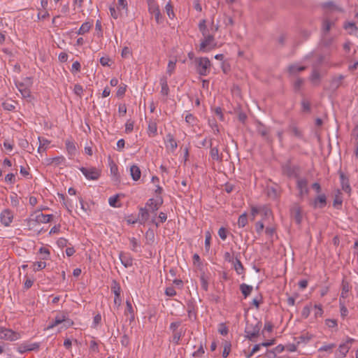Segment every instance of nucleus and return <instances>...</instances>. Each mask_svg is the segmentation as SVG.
I'll return each mask as SVG.
<instances>
[{"label":"nucleus","instance_id":"473e14b6","mask_svg":"<svg viewBox=\"0 0 358 358\" xmlns=\"http://www.w3.org/2000/svg\"><path fill=\"white\" fill-rule=\"evenodd\" d=\"M65 145L68 153L71 155H75L76 152V147L75 143L69 140L66 141Z\"/></svg>","mask_w":358,"mask_h":358},{"label":"nucleus","instance_id":"c756f323","mask_svg":"<svg viewBox=\"0 0 358 358\" xmlns=\"http://www.w3.org/2000/svg\"><path fill=\"white\" fill-rule=\"evenodd\" d=\"M157 205L158 204H156L155 199L152 198L149 199L145 203V207L148 208V210L152 213H155L159 208V207Z\"/></svg>","mask_w":358,"mask_h":358},{"label":"nucleus","instance_id":"6ab92c4d","mask_svg":"<svg viewBox=\"0 0 358 358\" xmlns=\"http://www.w3.org/2000/svg\"><path fill=\"white\" fill-rule=\"evenodd\" d=\"M64 320H65V315L64 313L57 315L55 317L54 320L49 322V324L47 327V329H53L55 327L57 326L58 324H62Z\"/></svg>","mask_w":358,"mask_h":358},{"label":"nucleus","instance_id":"423d86ee","mask_svg":"<svg viewBox=\"0 0 358 358\" xmlns=\"http://www.w3.org/2000/svg\"><path fill=\"white\" fill-rule=\"evenodd\" d=\"M296 188L299 190V196L303 198L309 193L308 180L306 178H299L296 180Z\"/></svg>","mask_w":358,"mask_h":358},{"label":"nucleus","instance_id":"dca6fc26","mask_svg":"<svg viewBox=\"0 0 358 358\" xmlns=\"http://www.w3.org/2000/svg\"><path fill=\"white\" fill-rule=\"evenodd\" d=\"M121 263L127 268L132 266L133 259L129 253L120 252L119 255Z\"/></svg>","mask_w":358,"mask_h":358},{"label":"nucleus","instance_id":"1a4fd4ad","mask_svg":"<svg viewBox=\"0 0 358 358\" xmlns=\"http://www.w3.org/2000/svg\"><path fill=\"white\" fill-rule=\"evenodd\" d=\"M52 217V215H45L42 213H38L36 215L34 219L28 220L29 225L34 224V223H48L50 222Z\"/></svg>","mask_w":358,"mask_h":358},{"label":"nucleus","instance_id":"ddd939ff","mask_svg":"<svg viewBox=\"0 0 358 358\" xmlns=\"http://www.w3.org/2000/svg\"><path fill=\"white\" fill-rule=\"evenodd\" d=\"M327 205V196L324 194L318 195L313 201L314 208H323Z\"/></svg>","mask_w":358,"mask_h":358},{"label":"nucleus","instance_id":"bf43d9fd","mask_svg":"<svg viewBox=\"0 0 358 358\" xmlns=\"http://www.w3.org/2000/svg\"><path fill=\"white\" fill-rule=\"evenodd\" d=\"M203 345L201 343L199 349L193 353L194 357H201L204 354Z\"/></svg>","mask_w":358,"mask_h":358},{"label":"nucleus","instance_id":"412c9836","mask_svg":"<svg viewBox=\"0 0 358 358\" xmlns=\"http://www.w3.org/2000/svg\"><path fill=\"white\" fill-rule=\"evenodd\" d=\"M130 174L131 176V178L134 181H137L140 179L141 176V171L140 168L137 165H132L130 167Z\"/></svg>","mask_w":358,"mask_h":358},{"label":"nucleus","instance_id":"49530a36","mask_svg":"<svg viewBox=\"0 0 358 358\" xmlns=\"http://www.w3.org/2000/svg\"><path fill=\"white\" fill-rule=\"evenodd\" d=\"M165 10L170 18H173L175 16L171 1L168 2L165 6Z\"/></svg>","mask_w":358,"mask_h":358},{"label":"nucleus","instance_id":"20e7f679","mask_svg":"<svg viewBox=\"0 0 358 358\" xmlns=\"http://www.w3.org/2000/svg\"><path fill=\"white\" fill-rule=\"evenodd\" d=\"M79 170L87 180H96L101 176V170L96 167H80Z\"/></svg>","mask_w":358,"mask_h":358},{"label":"nucleus","instance_id":"9d476101","mask_svg":"<svg viewBox=\"0 0 358 358\" xmlns=\"http://www.w3.org/2000/svg\"><path fill=\"white\" fill-rule=\"evenodd\" d=\"M13 218V214L11 212V210L8 209H6L3 210L0 215V219L2 224H3L6 227H8L10 225V224L12 222Z\"/></svg>","mask_w":358,"mask_h":358},{"label":"nucleus","instance_id":"c03bdc74","mask_svg":"<svg viewBox=\"0 0 358 358\" xmlns=\"http://www.w3.org/2000/svg\"><path fill=\"white\" fill-rule=\"evenodd\" d=\"M320 80V72L317 70L314 69L310 76V80L313 83H318Z\"/></svg>","mask_w":358,"mask_h":358},{"label":"nucleus","instance_id":"2eb2a0df","mask_svg":"<svg viewBox=\"0 0 358 358\" xmlns=\"http://www.w3.org/2000/svg\"><path fill=\"white\" fill-rule=\"evenodd\" d=\"M149 210L146 207L139 208L138 220L141 224L147 222L149 219Z\"/></svg>","mask_w":358,"mask_h":358},{"label":"nucleus","instance_id":"4d7b16f0","mask_svg":"<svg viewBox=\"0 0 358 358\" xmlns=\"http://www.w3.org/2000/svg\"><path fill=\"white\" fill-rule=\"evenodd\" d=\"M218 235L220 238L224 241L227 237V231L224 227H220L218 230Z\"/></svg>","mask_w":358,"mask_h":358},{"label":"nucleus","instance_id":"8fccbe9b","mask_svg":"<svg viewBox=\"0 0 358 358\" xmlns=\"http://www.w3.org/2000/svg\"><path fill=\"white\" fill-rule=\"evenodd\" d=\"M218 332L223 336H226L228 334L229 329L224 323H220L219 324Z\"/></svg>","mask_w":358,"mask_h":358},{"label":"nucleus","instance_id":"603ef678","mask_svg":"<svg viewBox=\"0 0 358 358\" xmlns=\"http://www.w3.org/2000/svg\"><path fill=\"white\" fill-rule=\"evenodd\" d=\"M46 266V263L45 262H36L34 264V271H41L45 268Z\"/></svg>","mask_w":358,"mask_h":358},{"label":"nucleus","instance_id":"6e6552de","mask_svg":"<svg viewBox=\"0 0 358 358\" xmlns=\"http://www.w3.org/2000/svg\"><path fill=\"white\" fill-rule=\"evenodd\" d=\"M338 175L340 177V182L342 189L348 194H350L352 188L350 185L349 178L345 175L341 170L338 171Z\"/></svg>","mask_w":358,"mask_h":358},{"label":"nucleus","instance_id":"de8ad7c7","mask_svg":"<svg viewBox=\"0 0 358 358\" xmlns=\"http://www.w3.org/2000/svg\"><path fill=\"white\" fill-rule=\"evenodd\" d=\"M110 15L114 19H117L120 16V8H115L114 6H110L109 8Z\"/></svg>","mask_w":358,"mask_h":358},{"label":"nucleus","instance_id":"a18cd8bd","mask_svg":"<svg viewBox=\"0 0 358 358\" xmlns=\"http://www.w3.org/2000/svg\"><path fill=\"white\" fill-rule=\"evenodd\" d=\"M336 347V345L334 343H330L327 345H324L321 346L319 349V352H331L332 350Z\"/></svg>","mask_w":358,"mask_h":358},{"label":"nucleus","instance_id":"2f4dec72","mask_svg":"<svg viewBox=\"0 0 358 358\" xmlns=\"http://www.w3.org/2000/svg\"><path fill=\"white\" fill-rule=\"evenodd\" d=\"M92 26V24L89 22H85L83 23L82 25L80 26V29L77 31V34L78 35H83L85 33H87L90 30Z\"/></svg>","mask_w":358,"mask_h":358},{"label":"nucleus","instance_id":"b1692460","mask_svg":"<svg viewBox=\"0 0 358 358\" xmlns=\"http://www.w3.org/2000/svg\"><path fill=\"white\" fill-rule=\"evenodd\" d=\"M341 288L342 291L341 293L340 299H341V298L345 299L348 297V294L350 291V287L349 282L346 281L345 279L342 280Z\"/></svg>","mask_w":358,"mask_h":358},{"label":"nucleus","instance_id":"f8f14e48","mask_svg":"<svg viewBox=\"0 0 358 358\" xmlns=\"http://www.w3.org/2000/svg\"><path fill=\"white\" fill-rule=\"evenodd\" d=\"M291 217L297 224H300L302 220L301 209L298 205H294L291 208Z\"/></svg>","mask_w":358,"mask_h":358},{"label":"nucleus","instance_id":"a211bd4d","mask_svg":"<svg viewBox=\"0 0 358 358\" xmlns=\"http://www.w3.org/2000/svg\"><path fill=\"white\" fill-rule=\"evenodd\" d=\"M257 132L268 141H271L269 136V129L263 124L259 123L257 128Z\"/></svg>","mask_w":358,"mask_h":358},{"label":"nucleus","instance_id":"4c0bfd02","mask_svg":"<svg viewBox=\"0 0 358 358\" xmlns=\"http://www.w3.org/2000/svg\"><path fill=\"white\" fill-rule=\"evenodd\" d=\"M234 269L238 275L243 274L244 273V267L241 262L238 259H236L234 262Z\"/></svg>","mask_w":358,"mask_h":358},{"label":"nucleus","instance_id":"f704fd0d","mask_svg":"<svg viewBox=\"0 0 358 358\" xmlns=\"http://www.w3.org/2000/svg\"><path fill=\"white\" fill-rule=\"evenodd\" d=\"M260 215L262 216L263 220H266L272 215L271 209L266 206H261Z\"/></svg>","mask_w":358,"mask_h":358},{"label":"nucleus","instance_id":"052dcab7","mask_svg":"<svg viewBox=\"0 0 358 358\" xmlns=\"http://www.w3.org/2000/svg\"><path fill=\"white\" fill-rule=\"evenodd\" d=\"M310 314V306H306L303 307L302 311H301V316L303 318H308V316Z\"/></svg>","mask_w":358,"mask_h":358},{"label":"nucleus","instance_id":"13d9d810","mask_svg":"<svg viewBox=\"0 0 358 358\" xmlns=\"http://www.w3.org/2000/svg\"><path fill=\"white\" fill-rule=\"evenodd\" d=\"M315 308L316 309L315 312V317H322V315H323V309H322V305L319 304H316L315 305Z\"/></svg>","mask_w":358,"mask_h":358},{"label":"nucleus","instance_id":"4468645a","mask_svg":"<svg viewBox=\"0 0 358 358\" xmlns=\"http://www.w3.org/2000/svg\"><path fill=\"white\" fill-rule=\"evenodd\" d=\"M287 131L299 139L303 140L304 138L302 131L294 123L288 126Z\"/></svg>","mask_w":358,"mask_h":358},{"label":"nucleus","instance_id":"e433bc0d","mask_svg":"<svg viewBox=\"0 0 358 358\" xmlns=\"http://www.w3.org/2000/svg\"><path fill=\"white\" fill-rule=\"evenodd\" d=\"M199 29L200 32L201 33L202 36H206L207 34H209V30L207 28L206 26V20H201L199 23Z\"/></svg>","mask_w":358,"mask_h":358},{"label":"nucleus","instance_id":"4be33fe9","mask_svg":"<svg viewBox=\"0 0 358 358\" xmlns=\"http://www.w3.org/2000/svg\"><path fill=\"white\" fill-rule=\"evenodd\" d=\"M16 87L18 89L19 92L21 93L22 96L24 98H28L31 96L30 90L25 86V85L22 83H16Z\"/></svg>","mask_w":358,"mask_h":358},{"label":"nucleus","instance_id":"5701e85b","mask_svg":"<svg viewBox=\"0 0 358 358\" xmlns=\"http://www.w3.org/2000/svg\"><path fill=\"white\" fill-rule=\"evenodd\" d=\"M185 334V330L180 329L179 331L173 332L171 341L175 345H179L181 338L184 336Z\"/></svg>","mask_w":358,"mask_h":358},{"label":"nucleus","instance_id":"393cba45","mask_svg":"<svg viewBox=\"0 0 358 358\" xmlns=\"http://www.w3.org/2000/svg\"><path fill=\"white\" fill-rule=\"evenodd\" d=\"M306 69L304 66H299L297 64L289 65L288 71L292 75H296L298 73L304 71Z\"/></svg>","mask_w":358,"mask_h":358},{"label":"nucleus","instance_id":"37998d69","mask_svg":"<svg viewBox=\"0 0 358 358\" xmlns=\"http://www.w3.org/2000/svg\"><path fill=\"white\" fill-rule=\"evenodd\" d=\"M231 343L229 341H225L224 345V350L222 352V357L224 358H227L229 356L231 351Z\"/></svg>","mask_w":358,"mask_h":358},{"label":"nucleus","instance_id":"39448f33","mask_svg":"<svg viewBox=\"0 0 358 358\" xmlns=\"http://www.w3.org/2000/svg\"><path fill=\"white\" fill-rule=\"evenodd\" d=\"M299 166H292L289 163H287L282 166L283 173L289 178H299Z\"/></svg>","mask_w":358,"mask_h":358},{"label":"nucleus","instance_id":"c9c22d12","mask_svg":"<svg viewBox=\"0 0 358 358\" xmlns=\"http://www.w3.org/2000/svg\"><path fill=\"white\" fill-rule=\"evenodd\" d=\"M341 194V192L338 189L337 191V194L335 195V197H334V199L333 201V206L336 208H339L341 206L342 203H343V199H342Z\"/></svg>","mask_w":358,"mask_h":358},{"label":"nucleus","instance_id":"9b49d317","mask_svg":"<svg viewBox=\"0 0 358 358\" xmlns=\"http://www.w3.org/2000/svg\"><path fill=\"white\" fill-rule=\"evenodd\" d=\"M4 334L2 336L1 339L9 341H15L20 338V334L17 332L14 331L10 329L6 328L5 330H3Z\"/></svg>","mask_w":358,"mask_h":358},{"label":"nucleus","instance_id":"69168bd1","mask_svg":"<svg viewBox=\"0 0 358 358\" xmlns=\"http://www.w3.org/2000/svg\"><path fill=\"white\" fill-rule=\"evenodd\" d=\"M185 121L189 124H192V125H194V123H195V121H196V118L195 117L191 114V113H188L187 114V115L185 116Z\"/></svg>","mask_w":358,"mask_h":358},{"label":"nucleus","instance_id":"7c9ffc66","mask_svg":"<svg viewBox=\"0 0 358 358\" xmlns=\"http://www.w3.org/2000/svg\"><path fill=\"white\" fill-rule=\"evenodd\" d=\"M148 11L151 14H154L157 11H160L159 5L155 0H148Z\"/></svg>","mask_w":358,"mask_h":358},{"label":"nucleus","instance_id":"a19ab883","mask_svg":"<svg viewBox=\"0 0 358 358\" xmlns=\"http://www.w3.org/2000/svg\"><path fill=\"white\" fill-rule=\"evenodd\" d=\"M248 223V217L245 213L241 215L238 220V225L239 227H244Z\"/></svg>","mask_w":358,"mask_h":358},{"label":"nucleus","instance_id":"72a5a7b5","mask_svg":"<svg viewBox=\"0 0 358 358\" xmlns=\"http://www.w3.org/2000/svg\"><path fill=\"white\" fill-rule=\"evenodd\" d=\"M322 7L324 9H329L330 10H338L342 11L341 8H338L334 1H327L322 4Z\"/></svg>","mask_w":358,"mask_h":358},{"label":"nucleus","instance_id":"680f3d73","mask_svg":"<svg viewBox=\"0 0 358 358\" xmlns=\"http://www.w3.org/2000/svg\"><path fill=\"white\" fill-rule=\"evenodd\" d=\"M5 181L9 184H14L15 182V176L13 173H8L5 177Z\"/></svg>","mask_w":358,"mask_h":358},{"label":"nucleus","instance_id":"0e129e2a","mask_svg":"<svg viewBox=\"0 0 358 358\" xmlns=\"http://www.w3.org/2000/svg\"><path fill=\"white\" fill-rule=\"evenodd\" d=\"M180 325H181L180 321L173 322L170 324L169 329H170V330L172 331V332L177 331H178V329Z\"/></svg>","mask_w":358,"mask_h":358},{"label":"nucleus","instance_id":"79ce46f5","mask_svg":"<svg viewBox=\"0 0 358 358\" xmlns=\"http://www.w3.org/2000/svg\"><path fill=\"white\" fill-rule=\"evenodd\" d=\"M111 289L115 294V296H120L121 287L116 281H113Z\"/></svg>","mask_w":358,"mask_h":358},{"label":"nucleus","instance_id":"bb28decb","mask_svg":"<svg viewBox=\"0 0 358 358\" xmlns=\"http://www.w3.org/2000/svg\"><path fill=\"white\" fill-rule=\"evenodd\" d=\"M350 350V346L348 343L341 344L338 347V353L337 355L338 358H343L346 356L347 353Z\"/></svg>","mask_w":358,"mask_h":358},{"label":"nucleus","instance_id":"6e6d98bb","mask_svg":"<svg viewBox=\"0 0 358 358\" xmlns=\"http://www.w3.org/2000/svg\"><path fill=\"white\" fill-rule=\"evenodd\" d=\"M134 129V122L131 120H128L125 124V132L130 133Z\"/></svg>","mask_w":358,"mask_h":358},{"label":"nucleus","instance_id":"7ed1b4c3","mask_svg":"<svg viewBox=\"0 0 358 358\" xmlns=\"http://www.w3.org/2000/svg\"><path fill=\"white\" fill-rule=\"evenodd\" d=\"M203 36V39L201 41L199 50L202 52H207L215 48L216 43L215 42L214 35L209 34Z\"/></svg>","mask_w":358,"mask_h":358},{"label":"nucleus","instance_id":"58836bf2","mask_svg":"<svg viewBox=\"0 0 358 358\" xmlns=\"http://www.w3.org/2000/svg\"><path fill=\"white\" fill-rule=\"evenodd\" d=\"M129 242L131 244V250L134 252H138V248H140V243L137 241V239L134 237L130 238Z\"/></svg>","mask_w":358,"mask_h":358},{"label":"nucleus","instance_id":"cd10ccee","mask_svg":"<svg viewBox=\"0 0 358 358\" xmlns=\"http://www.w3.org/2000/svg\"><path fill=\"white\" fill-rule=\"evenodd\" d=\"M210 156L213 160L221 161L222 158L219 155V150L217 147H212L211 140L210 141Z\"/></svg>","mask_w":358,"mask_h":358},{"label":"nucleus","instance_id":"aec40b11","mask_svg":"<svg viewBox=\"0 0 358 358\" xmlns=\"http://www.w3.org/2000/svg\"><path fill=\"white\" fill-rule=\"evenodd\" d=\"M344 78L345 76L343 75L334 76L330 83V87L334 90H337L341 86Z\"/></svg>","mask_w":358,"mask_h":358},{"label":"nucleus","instance_id":"09e8293b","mask_svg":"<svg viewBox=\"0 0 358 358\" xmlns=\"http://www.w3.org/2000/svg\"><path fill=\"white\" fill-rule=\"evenodd\" d=\"M339 305H340L341 315L343 317H346L348 315V310L345 307L344 303L341 301V299L339 300Z\"/></svg>","mask_w":358,"mask_h":358},{"label":"nucleus","instance_id":"338daca9","mask_svg":"<svg viewBox=\"0 0 358 358\" xmlns=\"http://www.w3.org/2000/svg\"><path fill=\"white\" fill-rule=\"evenodd\" d=\"M264 228V223L262 222V221H258L257 222H256L255 230L257 234H261L262 232L263 231Z\"/></svg>","mask_w":358,"mask_h":358},{"label":"nucleus","instance_id":"5fc2aeb1","mask_svg":"<svg viewBox=\"0 0 358 358\" xmlns=\"http://www.w3.org/2000/svg\"><path fill=\"white\" fill-rule=\"evenodd\" d=\"M261 206H252L251 208V215L252 220H254L257 214L261 213Z\"/></svg>","mask_w":358,"mask_h":358},{"label":"nucleus","instance_id":"0eeeda50","mask_svg":"<svg viewBox=\"0 0 358 358\" xmlns=\"http://www.w3.org/2000/svg\"><path fill=\"white\" fill-rule=\"evenodd\" d=\"M187 312L189 320L195 321L197 318V306L194 300H189L187 303Z\"/></svg>","mask_w":358,"mask_h":358},{"label":"nucleus","instance_id":"3c124183","mask_svg":"<svg viewBox=\"0 0 358 358\" xmlns=\"http://www.w3.org/2000/svg\"><path fill=\"white\" fill-rule=\"evenodd\" d=\"M39 253L42 255V257H41L42 259H49L50 251L48 249L42 247L39 249Z\"/></svg>","mask_w":358,"mask_h":358},{"label":"nucleus","instance_id":"f3484780","mask_svg":"<svg viewBox=\"0 0 358 358\" xmlns=\"http://www.w3.org/2000/svg\"><path fill=\"white\" fill-rule=\"evenodd\" d=\"M166 146L171 151L173 152L178 146L176 141H175L173 136L169 133L166 136Z\"/></svg>","mask_w":358,"mask_h":358},{"label":"nucleus","instance_id":"774afa93","mask_svg":"<svg viewBox=\"0 0 358 358\" xmlns=\"http://www.w3.org/2000/svg\"><path fill=\"white\" fill-rule=\"evenodd\" d=\"M302 110L304 112H310V104L308 101L303 100L301 101Z\"/></svg>","mask_w":358,"mask_h":358},{"label":"nucleus","instance_id":"f257e3e1","mask_svg":"<svg viewBox=\"0 0 358 358\" xmlns=\"http://www.w3.org/2000/svg\"><path fill=\"white\" fill-rule=\"evenodd\" d=\"M261 327L262 322L257 318H254L252 320H247L245 328V337L252 341L254 338L259 336Z\"/></svg>","mask_w":358,"mask_h":358},{"label":"nucleus","instance_id":"f03ea898","mask_svg":"<svg viewBox=\"0 0 358 358\" xmlns=\"http://www.w3.org/2000/svg\"><path fill=\"white\" fill-rule=\"evenodd\" d=\"M196 72L201 76H206L210 69V62L208 57H197L194 60Z\"/></svg>","mask_w":358,"mask_h":358},{"label":"nucleus","instance_id":"e2e57ef3","mask_svg":"<svg viewBox=\"0 0 358 358\" xmlns=\"http://www.w3.org/2000/svg\"><path fill=\"white\" fill-rule=\"evenodd\" d=\"M325 324L329 328H335L337 327V321L334 319H327Z\"/></svg>","mask_w":358,"mask_h":358},{"label":"nucleus","instance_id":"a878e982","mask_svg":"<svg viewBox=\"0 0 358 358\" xmlns=\"http://www.w3.org/2000/svg\"><path fill=\"white\" fill-rule=\"evenodd\" d=\"M109 165H110V171L111 175L113 176V177L115 178V180L116 181L119 180L120 176H119V173H118V167H117V166L110 159L109 160Z\"/></svg>","mask_w":358,"mask_h":358},{"label":"nucleus","instance_id":"864d4df0","mask_svg":"<svg viewBox=\"0 0 358 358\" xmlns=\"http://www.w3.org/2000/svg\"><path fill=\"white\" fill-rule=\"evenodd\" d=\"M176 68V62L169 61L167 69H166V73H168L169 76H171L173 72L174 71Z\"/></svg>","mask_w":358,"mask_h":358},{"label":"nucleus","instance_id":"c85d7f7f","mask_svg":"<svg viewBox=\"0 0 358 358\" xmlns=\"http://www.w3.org/2000/svg\"><path fill=\"white\" fill-rule=\"evenodd\" d=\"M252 289V286L248 285L245 283H242L240 285V290L245 298H247L251 294Z\"/></svg>","mask_w":358,"mask_h":358},{"label":"nucleus","instance_id":"ea45409f","mask_svg":"<svg viewBox=\"0 0 358 358\" xmlns=\"http://www.w3.org/2000/svg\"><path fill=\"white\" fill-rule=\"evenodd\" d=\"M332 24H333V23L331 21H329V20H327V19L324 20L323 23H322V31H323L324 36H325V34L329 31Z\"/></svg>","mask_w":358,"mask_h":358}]
</instances>
